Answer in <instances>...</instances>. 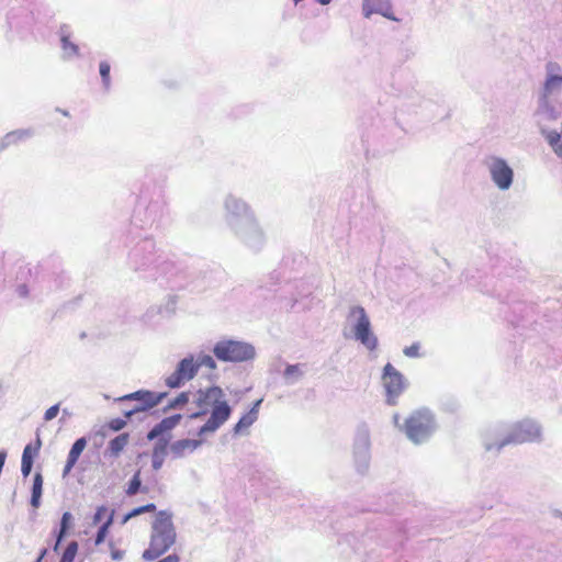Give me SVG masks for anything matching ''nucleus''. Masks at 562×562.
<instances>
[{
	"label": "nucleus",
	"instance_id": "f257e3e1",
	"mask_svg": "<svg viewBox=\"0 0 562 562\" xmlns=\"http://www.w3.org/2000/svg\"><path fill=\"white\" fill-rule=\"evenodd\" d=\"M541 427L532 419H522L513 424L493 426L483 434L482 442L486 451L498 453L508 445L541 441Z\"/></svg>",
	"mask_w": 562,
	"mask_h": 562
},
{
	"label": "nucleus",
	"instance_id": "f03ea898",
	"mask_svg": "<svg viewBox=\"0 0 562 562\" xmlns=\"http://www.w3.org/2000/svg\"><path fill=\"white\" fill-rule=\"evenodd\" d=\"M128 263L134 271L144 273V278L150 280L167 274L172 266L161 252H158L151 238H144L133 247Z\"/></svg>",
	"mask_w": 562,
	"mask_h": 562
},
{
	"label": "nucleus",
	"instance_id": "7ed1b4c3",
	"mask_svg": "<svg viewBox=\"0 0 562 562\" xmlns=\"http://www.w3.org/2000/svg\"><path fill=\"white\" fill-rule=\"evenodd\" d=\"M562 92V67L557 61H548L544 66V80L539 89L536 114L542 120L557 121L562 115V108L554 99Z\"/></svg>",
	"mask_w": 562,
	"mask_h": 562
},
{
	"label": "nucleus",
	"instance_id": "20e7f679",
	"mask_svg": "<svg viewBox=\"0 0 562 562\" xmlns=\"http://www.w3.org/2000/svg\"><path fill=\"white\" fill-rule=\"evenodd\" d=\"M176 537L172 514L167 510L158 512L151 526L149 546L143 552V559L147 561L158 559L175 544Z\"/></svg>",
	"mask_w": 562,
	"mask_h": 562
},
{
	"label": "nucleus",
	"instance_id": "39448f33",
	"mask_svg": "<svg viewBox=\"0 0 562 562\" xmlns=\"http://www.w3.org/2000/svg\"><path fill=\"white\" fill-rule=\"evenodd\" d=\"M400 429L414 445L428 442L438 429L435 413L428 407L414 409L406 418Z\"/></svg>",
	"mask_w": 562,
	"mask_h": 562
},
{
	"label": "nucleus",
	"instance_id": "423d86ee",
	"mask_svg": "<svg viewBox=\"0 0 562 562\" xmlns=\"http://www.w3.org/2000/svg\"><path fill=\"white\" fill-rule=\"evenodd\" d=\"M214 357L223 362H246L256 357L255 347L247 341L224 338L213 346Z\"/></svg>",
	"mask_w": 562,
	"mask_h": 562
},
{
	"label": "nucleus",
	"instance_id": "0eeeda50",
	"mask_svg": "<svg viewBox=\"0 0 562 562\" xmlns=\"http://www.w3.org/2000/svg\"><path fill=\"white\" fill-rule=\"evenodd\" d=\"M347 323L351 326L353 338L357 341L370 351L378 348V337L373 334L370 318L362 306L355 305L349 308Z\"/></svg>",
	"mask_w": 562,
	"mask_h": 562
},
{
	"label": "nucleus",
	"instance_id": "6e6552de",
	"mask_svg": "<svg viewBox=\"0 0 562 562\" xmlns=\"http://www.w3.org/2000/svg\"><path fill=\"white\" fill-rule=\"evenodd\" d=\"M181 419V414L165 417L147 432V440L155 441L151 453L166 457L168 451L170 452V432L179 425Z\"/></svg>",
	"mask_w": 562,
	"mask_h": 562
},
{
	"label": "nucleus",
	"instance_id": "1a4fd4ad",
	"mask_svg": "<svg viewBox=\"0 0 562 562\" xmlns=\"http://www.w3.org/2000/svg\"><path fill=\"white\" fill-rule=\"evenodd\" d=\"M224 218L231 231L256 218L249 204L241 198L234 194H227L223 202Z\"/></svg>",
	"mask_w": 562,
	"mask_h": 562
},
{
	"label": "nucleus",
	"instance_id": "9d476101",
	"mask_svg": "<svg viewBox=\"0 0 562 562\" xmlns=\"http://www.w3.org/2000/svg\"><path fill=\"white\" fill-rule=\"evenodd\" d=\"M483 166L498 190L507 191L510 189L514 182V170L504 158L488 155L484 158Z\"/></svg>",
	"mask_w": 562,
	"mask_h": 562
},
{
	"label": "nucleus",
	"instance_id": "9b49d317",
	"mask_svg": "<svg viewBox=\"0 0 562 562\" xmlns=\"http://www.w3.org/2000/svg\"><path fill=\"white\" fill-rule=\"evenodd\" d=\"M370 448L369 427L366 424H361L357 427L352 448L355 467L360 474H364L369 470L371 460Z\"/></svg>",
	"mask_w": 562,
	"mask_h": 562
},
{
	"label": "nucleus",
	"instance_id": "f8f14e48",
	"mask_svg": "<svg viewBox=\"0 0 562 562\" xmlns=\"http://www.w3.org/2000/svg\"><path fill=\"white\" fill-rule=\"evenodd\" d=\"M235 237L250 251L259 252L266 245V235L257 218L233 229Z\"/></svg>",
	"mask_w": 562,
	"mask_h": 562
},
{
	"label": "nucleus",
	"instance_id": "ddd939ff",
	"mask_svg": "<svg viewBox=\"0 0 562 562\" xmlns=\"http://www.w3.org/2000/svg\"><path fill=\"white\" fill-rule=\"evenodd\" d=\"M198 374L193 355H188L181 359L175 371L166 378L165 383L170 389H179L186 382L192 380Z\"/></svg>",
	"mask_w": 562,
	"mask_h": 562
},
{
	"label": "nucleus",
	"instance_id": "4468645a",
	"mask_svg": "<svg viewBox=\"0 0 562 562\" xmlns=\"http://www.w3.org/2000/svg\"><path fill=\"white\" fill-rule=\"evenodd\" d=\"M232 415V407L225 400H220L213 405L211 416L204 425H202L196 435L203 437L207 434L215 432L222 425H224Z\"/></svg>",
	"mask_w": 562,
	"mask_h": 562
},
{
	"label": "nucleus",
	"instance_id": "2eb2a0df",
	"mask_svg": "<svg viewBox=\"0 0 562 562\" xmlns=\"http://www.w3.org/2000/svg\"><path fill=\"white\" fill-rule=\"evenodd\" d=\"M382 381L387 396V404L394 405L396 398L405 389L404 376L391 363H386L383 368Z\"/></svg>",
	"mask_w": 562,
	"mask_h": 562
},
{
	"label": "nucleus",
	"instance_id": "dca6fc26",
	"mask_svg": "<svg viewBox=\"0 0 562 562\" xmlns=\"http://www.w3.org/2000/svg\"><path fill=\"white\" fill-rule=\"evenodd\" d=\"M167 396L166 392H154L149 390H138L136 392L123 395L119 400L122 402L125 401H135L136 405L134 408L137 413L148 412L149 409L159 405L164 398Z\"/></svg>",
	"mask_w": 562,
	"mask_h": 562
},
{
	"label": "nucleus",
	"instance_id": "f3484780",
	"mask_svg": "<svg viewBox=\"0 0 562 562\" xmlns=\"http://www.w3.org/2000/svg\"><path fill=\"white\" fill-rule=\"evenodd\" d=\"M224 397V392L220 386H211L206 390H199L195 395V404L200 411L192 413L189 418L198 419L209 413V407H213L220 400Z\"/></svg>",
	"mask_w": 562,
	"mask_h": 562
},
{
	"label": "nucleus",
	"instance_id": "a211bd4d",
	"mask_svg": "<svg viewBox=\"0 0 562 562\" xmlns=\"http://www.w3.org/2000/svg\"><path fill=\"white\" fill-rule=\"evenodd\" d=\"M362 14L367 19L372 14H381L391 21H398L392 12L390 0H362Z\"/></svg>",
	"mask_w": 562,
	"mask_h": 562
},
{
	"label": "nucleus",
	"instance_id": "6ab92c4d",
	"mask_svg": "<svg viewBox=\"0 0 562 562\" xmlns=\"http://www.w3.org/2000/svg\"><path fill=\"white\" fill-rule=\"evenodd\" d=\"M202 437L199 439H179L170 443V454L173 459H182L188 453H192L203 445Z\"/></svg>",
	"mask_w": 562,
	"mask_h": 562
},
{
	"label": "nucleus",
	"instance_id": "aec40b11",
	"mask_svg": "<svg viewBox=\"0 0 562 562\" xmlns=\"http://www.w3.org/2000/svg\"><path fill=\"white\" fill-rule=\"evenodd\" d=\"M70 27L67 24H63L59 29L60 44L64 59H72L79 56V47L77 44L70 41Z\"/></svg>",
	"mask_w": 562,
	"mask_h": 562
},
{
	"label": "nucleus",
	"instance_id": "412c9836",
	"mask_svg": "<svg viewBox=\"0 0 562 562\" xmlns=\"http://www.w3.org/2000/svg\"><path fill=\"white\" fill-rule=\"evenodd\" d=\"M34 131L32 128H20L7 133L0 142V150H4L12 145H16L20 142H25L33 137Z\"/></svg>",
	"mask_w": 562,
	"mask_h": 562
},
{
	"label": "nucleus",
	"instance_id": "4be33fe9",
	"mask_svg": "<svg viewBox=\"0 0 562 562\" xmlns=\"http://www.w3.org/2000/svg\"><path fill=\"white\" fill-rule=\"evenodd\" d=\"M541 135L544 137L549 146L552 148L554 154L562 158V131L558 132L555 130H548V128H541L540 130Z\"/></svg>",
	"mask_w": 562,
	"mask_h": 562
},
{
	"label": "nucleus",
	"instance_id": "5701e85b",
	"mask_svg": "<svg viewBox=\"0 0 562 562\" xmlns=\"http://www.w3.org/2000/svg\"><path fill=\"white\" fill-rule=\"evenodd\" d=\"M305 364L295 363V364H286L283 371V379L285 384L293 385L297 383L305 374Z\"/></svg>",
	"mask_w": 562,
	"mask_h": 562
},
{
	"label": "nucleus",
	"instance_id": "b1692460",
	"mask_svg": "<svg viewBox=\"0 0 562 562\" xmlns=\"http://www.w3.org/2000/svg\"><path fill=\"white\" fill-rule=\"evenodd\" d=\"M130 439V435L127 432H123L113 438L108 446L104 454L110 456L112 458H116L127 446Z\"/></svg>",
	"mask_w": 562,
	"mask_h": 562
},
{
	"label": "nucleus",
	"instance_id": "393cba45",
	"mask_svg": "<svg viewBox=\"0 0 562 562\" xmlns=\"http://www.w3.org/2000/svg\"><path fill=\"white\" fill-rule=\"evenodd\" d=\"M43 494V476L40 472H36L33 477L32 491H31V499L30 504L34 508H38L41 506V499Z\"/></svg>",
	"mask_w": 562,
	"mask_h": 562
},
{
	"label": "nucleus",
	"instance_id": "a878e982",
	"mask_svg": "<svg viewBox=\"0 0 562 562\" xmlns=\"http://www.w3.org/2000/svg\"><path fill=\"white\" fill-rule=\"evenodd\" d=\"M34 463V456L31 445H26L22 453L21 472L24 477H27L32 471Z\"/></svg>",
	"mask_w": 562,
	"mask_h": 562
},
{
	"label": "nucleus",
	"instance_id": "bb28decb",
	"mask_svg": "<svg viewBox=\"0 0 562 562\" xmlns=\"http://www.w3.org/2000/svg\"><path fill=\"white\" fill-rule=\"evenodd\" d=\"M113 519H114V510H111L110 514L108 515L106 520L99 527V529L97 531L95 539H94L95 546H100L101 543L104 542L106 535L109 532V529L113 524Z\"/></svg>",
	"mask_w": 562,
	"mask_h": 562
},
{
	"label": "nucleus",
	"instance_id": "cd10ccee",
	"mask_svg": "<svg viewBox=\"0 0 562 562\" xmlns=\"http://www.w3.org/2000/svg\"><path fill=\"white\" fill-rule=\"evenodd\" d=\"M189 400H190V393L181 392L162 408V413H167L170 409L181 408L189 402Z\"/></svg>",
	"mask_w": 562,
	"mask_h": 562
},
{
	"label": "nucleus",
	"instance_id": "c85d7f7f",
	"mask_svg": "<svg viewBox=\"0 0 562 562\" xmlns=\"http://www.w3.org/2000/svg\"><path fill=\"white\" fill-rule=\"evenodd\" d=\"M256 420L257 416H255V412L246 413L239 418L237 424L234 426V434H240L244 428L250 427Z\"/></svg>",
	"mask_w": 562,
	"mask_h": 562
},
{
	"label": "nucleus",
	"instance_id": "c756f323",
	"mask_svg": "<svg viewBox=\"0 0 562 562\" xmlns=\"http://www.w3.org/2000/svg\"><path fill=\"white\" fill-rule=\"evenodd\" d=\"M194 361H195L198 372L201 367H205L210 370H215L217 368V364H216V361L214 360V358L206 353H202V352L199 353L196 356V358L194 357Z\"/></svg>",
	"mask_w": 562,
	"mask_h": 562
},
{
	"label": "nucleus",
	"instance_id": "7c9ffc66",
	"mask_svg": "<svg viewBox=\"0 0 562 562\" xmlns=\"http://www.w3.org/2000/svg\"><path fill=\"white\" fill-rule=\"evenodd\" d=\"M86 446L87 439L85 437L78 438L72 443L67 458L77 462L82 451L85 450Z\"/></svg>",
	"mask_w": 562,
	"mask_h": 562
},
{
	"label": "nucleus",
	"instance_id": "2f4dec72",
	"mask_svg": "<svg viewBox=\"0 0 562 562\" xmlns=\"http://www.w3.org/2000/svg\"><path fill=\"white\" fill-rule=\"evenodd\" d=\"M72 521V515L69 512H65L60 519L59 530H58V542H61L64 538L67 536V532L70 528Z\"/></svg>",
	"mask_w": 562,
	"mask_h": 562
},
{
	"label": "nucleus",
	"instance_id": "473e14b6",
	"mask_svg": "<svg viewBox=\"0 0 562 562\" xmlns=\"http://www.w3.org/2000/svg\"><path fill=\"white\" fill-rule=\"evenodd\" d=\"M110 70L111 66L108 61H101L99 65V72L102 78V83L105 90L110 89L111 79H110Z\"/></svg>",
	"mask_w": 562,
	"mask_h": 562
},
{
	"label": "nucleus",
	"instance_id": "72a5a7b5",
	"mask_svg": "<svg viewBox=\"0 0 562 562\" xmlns=\"http://www.w3.org/2000/svg\"><path fill=\"white\" fill-rule=\"evenodd\" d=\"M77 551H78V543L77 541H70L63 555H61V559L60 561L61 562H74L75 558H76V554H77Z\"/></svg>",
	"mask_w": 562,
	"mask_h": 562
},
{
	"label": "nucleus",
	"instance_id": "f704fd0d",
	"mask_svg": "<svg viewBox=\"0 0 562 562\" xmlns=\"http://www.w3.org/2000/svg\"><path fill=\"white\" fill-rule=\"evenodd\" d=\"M140 487H142V481H140V475H139V472H136L132 479L130 480L128 482V486H127V490H126V494L128 496H133V495H136L139 491H140Z\"/></svg>",
	"mask_w": 562,
	"mask_h": 562
},
{
	"label": "nucleus",
	"instance_id": "c9c22d12",
	"mask_svg": "<svg viewBox=\"0 0 562 562\" xmlns=\"http://www.w3.org/2000/svg\"><path fill=\"white\" fill-rule=\"evenodd\" d=\"M420 346L418 342H414L411 346L404 348L403 353L408 358H418L419 357Z\"/></svg>",
	"mask_w": 562,
	"mask_h": 562
},
{
	"label": "nucleus",
	"instance_id": "e433bc0d",
	"mask_svg": "<svg viewBox=\"0 0 562 562\" xmlns=\"http://www.w3.org/2000/svg\"><path fill=\"white\" fill-rule=\"evenodd\" d=\"M126 419L124 418H113L109 422L108 427L112 431H120L126 426Z\"/></svg>",
	"mask_w": 562,
	"mask_h": 562
},
{
	"label": "nucleus",
	"instance_id": "4c0bfd02",
	"mask_svg": "<svg viewBox=\"0 0 562 562\" xmlns=\"http://www.w3.org/2000/svg\"><path fill=\"white\" fill-rule=\"evenodd\" d=\"M109 513V509L106 506H99L93 515V525H98L101 522V520L104 518V516Z\"/></svg>",
	"mask_w": 562,
	"mask_h": 562
},
{
	"label": "nucleus",
	"instance_id": "58836bf2",
	"mask_svg": "<svg viewBox=\"0 0 562 562\" xmlns=\"http://www.w3.org/2000/svg\"><path fill=\"white\" fill-rule=\"evenodd\" d=\"M59 404H55L53 406H50L48 409H46L45 414H44V420L45 422H50L53 420L59 413Z\"/></svg>",
	"mask_w": 562,
	"mask_h": 562
},
{
	"label": "nucleus",
	"instance_id": "ea45409f",
	"mask_svg": "<svg viewBox=\"0 0 562 562\" xmlns=\"http://www.w3.org/2000/svg\"><path fill=\"white\" fill-rule=\"evenodd\" d=\"M166 457L151 453V467L155 471L162 468Z\"/></svg>",
	"mask_w": 562,
	"mask_h": 562
},
{
	"label": "nucleus",
	"instance_id": "a19ab883",
	"mask_svg": "<svg viewBox=\"0 0 562 562\" xmlns=\"http://www.w3.org/2000/svg\"><path fill=\"white\" fill-rule=\"evenodd\" d=\"M445 412L453 413L458 409L459 404L454 398H449L446 403L441 404Z\"/></svg>",
	"mask_w": 562,
	"mask_h": 562
},
{
	"label": "nucleus",
	"instance_id": "79ce46f5",
	"mask_svg": "<svg viewBox=\"0 0 562 562\" xmlns=\"http://www.w3.org/2000/svg\"><path fill=\"white\" fill-rule=\"evenodd\" d=\"M144 508L143 506H139V507H136L134 509H132L130 513H127L123 519H122V524H126L130 519L136 517V516H139L142 514H144Z\"/></svg>",
	"mask_w": 562,
	"mask_h": 562
},
{
	"label": "nucleus",
	"instance_id": "37998d69",
	"mask_svg": "<svg viewBox=\"0 0 562 562\" xmlns=\"http://www.w3.org/2000/svg\"><path fill=\"white\" fill-rule=\"evenodd\" d=\"M77 462L67 458L66 464L63 470V476H67Z\"/></svg>",
	"mask_w": 562,
	"mask_h": 562
},
{
	"label": "nucleus",
	"instance_id": "c03bdc74",
	"mask_svg": "<svg viewBox=\"0 0 562 562\" xmlns=\"http://www.w3.org/2000/svg\"><path fill=\"white\" fill-rule=\"evenodd\" d=\"M16 293L21 297H26L29 295V288L26 284H20L16 288Z\"/></svg>",
	"mask_w": 562,
	"mask_h": 562
},
{
	"label": "nucleus",
	"instance_id": "a18cd8bd",
	"mask_svg": "<svg viewBox=\"0 0 562 562\" xmlns=\"http://www.w3.org/2000/svg\"><path fill=\"white\" fill-rule=\"evenodd\" d=\"M261 403H262V398L257 400V401L254 403V405H252V407L250 408V411H249V412H255V416H257V417H258V412H259V407H260Z\"/></svg>",
	"mask_w": 562,
	"mask_h": 562
},
{
	"label": "nucleus",
	"instance_id": "49530a36",
	"mask_svg": "<svg viewBox=\"0 0 562 562\" xmlns=\"http://www.w3.org/2000/svg\"><path fill=\"white\" fill-rule=\"evenodd\" d=\"M158 562H179V557L177 554H170Z\"/></svg>",
	"mask_w": 562,
	"mask_h": 562
},
{
	"label": "nucleus",
	"instance_id": "de8ad7c7",
	"mask_svg": "<svg viewBox=\"0 0 562 562\" xmlns=\"http://www.w3.org/2000/svg\"><path fill=\"white\" fill-rule=\"evenodd\" d=\"M138 414L137 411L133 407L128 411L124 412V419H131L134 415Z\"/></svg>",
	"mask_w": 562,
	"mask_h": 562
},
{
	"label": "nucleus",
	"instance_id": "09e8293b",
	"mask_svg": "<svg viewBox=\"0 0 562 562\" xmlns=\"http://www.w3.org/2000/svg\"><path fill=\"white\" fill-rule=\"evenodd\" d=\"M145 513H153L156 510V505L153 503L143 506Z\"/></svg>",
	"mask_w": 562,
	"mask_h": 562
},
{
	"label": "nucleus",
	"instance_id": "8fccbe9b",
	"mask_svg": "<svg viewBox=\"0 0 562 562\" xmlns=\"http://www.w3.org/2000/svg\"><path fill=\"white\" fill-rule=\"evenodd\" d=\"M111 557L113 560L119 561L123 558V552L120 550H114V551H112Z\"/></svg>",
	"mask_w": 562,
	"mask_h": 562
},
{
	"label": "nucleus",
	"instance_id": "3c124183",
	"mask_svg": "<svg viewBox=\"0 0 562 562\" xmlns=\"http://www.w3.org/2000/svg\"><path fill=\"white\" fill-rule=\"evenodd\" d=\"M7 459V451L4 449L0 450V468H3Z\"/></svg>",
	"mask_w": 562,
	"mask_h": 562
},
{
	"label": "nucleus",
	"instance_id": "603ef678",
	"mask_svg": "<svg viewBox=\"0 0 562 562\" xmlns=\"http://www.w3.org/2000/svg\"><path fill=\"white\" fill-rule=\"evenodd\" d=\"M46 554H47V549L46 548L42 549L37 559L35 560V562H42V560L45 558Z\"/></svg>",
	"mask_w": 562,
	"mask_h": 562
},
{
	"label": "nucleus",
	"instance_id": "864d4df0",
	"mask_svg": "<svg viewBox=\"0 0 562 562\" xmlns=\"http://www.w3.org/2000/svg\"><path fill=\"white\" fill-rule=\"evenodd\" d=\"M60 543L61 542H58V533H57L56 535V542H55V546H54V551H58Z\"/></svg>",
	"mask_w": 562,
	"mask_h": 562
},
{
	"label": "nucleus",
	"instance_id": "5fc2aeb1",
	"mask_svg": "<svg viewBox=\"0 0 562 562\" xmlns=\"http://www.w3.org/2000/svg\"><path fill=\"white\" fill-rule=\"evenodd\" d=\"M315 1L318 2L322 5H327V4L330 3L331 0H315Z\"/></svg>",
	"mask_w": 562,
	"mask_h": 562
},
{
	"label": "nucleus",
	"instance_id": "6e6d98bb",
	"mask_svg": "<svg viewBox=\"0 0 562 562\" xmlns=\"http://www.w3.org/2000/svg\"><path fill=\"white\" fill-rule=\"evenodd\" d=\"M97 434L101 435V437H105V431L104 429H101L100 431H98Z\"/></svg>",
	"mask_w": 562,
	"mask_h": 562
},
{
	"label": "nucleus",
	"instance_id": "4d7b16f0",
	"mask_svg": "<svg viewBox=\"0 0 562 562\" xmlns=\"http://www.w3.org/2000/svg\"><path fill=\"white\" fill-rule=\"evenodd\" d=\"M63 414H64V415H66V416H69V415H70V413H69L66 408H65V409H63Z\"/></svg>",
	"mask_w": 562,
	"mask_h": 562
},
{
	"label": "nucleus",
	"instance_id": "13d9d810",
	"mask_svg": "<svg viewBox=\"0 0 562 562\" xmlns=\"http://www.w3.org/2000/svg\"><path fill=\"white\" fill-rule=\"evenodd\" d=\"M398 422V415H394V423L397 425Z\"/></svg>",
	"mask_w": 562,
	"mask_h": 562
},
{
	"label": "nucleus",
	"instance_id": "bf43d9fd",
	"mask_svg": "<svg viewBox=\"0 0 562 562\" xmlns=\"http://www.w3.org/2000/svg\"><path fill=\"white\" fill-rule=\"evenodd\" d=\"M294 2V4H299L300 2H302L303 0H292Z\"/></svg>",
	"mask_w": 562,
	"mask_h": 562
},
{
	"label": "nucleus",
	"instance_id": "052dcab7",
	"mask_svg": "<svg viewBox=\"0 0 562 562\" xmlns=\"http://www.w3.org/2000/svg\"><path fill=\"white\" fill-rule=\"evenodd\" d=\"M38 446H41V441H40V440H38ZM37 450H40V447H36V449H35V451H34V453H36V452H37Z\"/></svg>",
	"mask_w": 562,
	"mask_h": 562
}]
</instances>
